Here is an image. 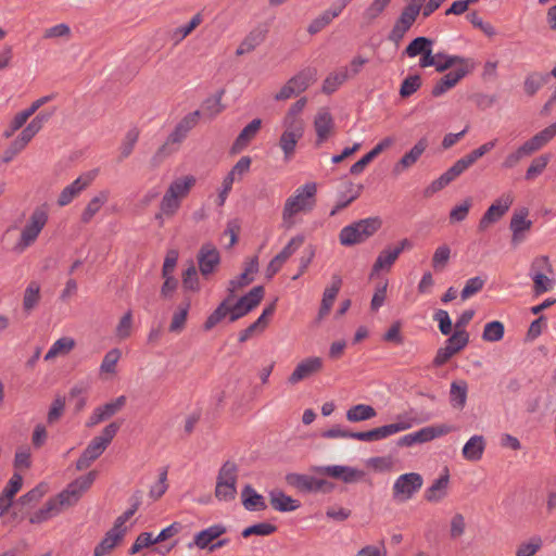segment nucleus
<instances>
[{"instance_id": "1", "label": "nucleus", "mask_w": 556, "mask_h": 556, "mask_svg": "<svg viewBox=\"0 0 556 556\" xmlns=\"http://www.w3.org/2000/svg\"><path fill=\"white\" fill-rule=\"evenodd\" d=\"M317 186L307 182L298 188L286 202L282 213L283 225L291 228L301 220V215L309 213L316 204Z\"/></svg>"}, {"instance_id": "2", "label": "nucleus", "mask_w": 556, "mask_h": 556, "mask_svg": "<svg viewBox=\"0 0 556 556\" xmlns=\"http://www.w3.org/2000/svg\"><path fill=\"white\" fill-rule=\"evenodd\" d=\"M195 182L197 179L193 175L175 178L168 185L160 202V213L156 214L155 218L162 219V216L173 217L179 211L182 200L188 197Z\"/></svg>"}, {"instance_id": "3", "label": "nucleus", "mask_w": 556, "mask_h": 556, "mask_svg": "<svg viewBox=\"0 0 556 556\" xmlns=\"http://www.w3.org/2000/svg\"><path fill=\"white\" fill-rule=\"evenodd\" d=\"M420 421L414 417L410 413H403L396 416L395 421L389 425H383L377 427L375 429L363 431V432H352L350 434V439L363 441V442H374L387 439L391 435H394L399 432H403L409 430L415 425Z\"/></svg>"}, {"instance_id": "4", "label": "nucleus", "mask_w": 556, "mask_h": 556, "mask_svg": "<svg viewBox=\"0 0 556 556\" xmlns=\"http://www.w3.org/2000/svg\"><path fill=\"white\" fill-rule=\"evenodd\" d=\"M119 430L117 422L109 424L101 432V434L94 437L87 447L81 453L80 457L76 462L77 470L87 469L96 459H98L106 447L110 445L114 437Z\"/></svg>"}, {"instance_id": "5", "label": "nucleus", "mask_w": 556, "mask_h": 556, "mask_svg": "<svg viewBox=\"0 0 556 556\" xmlns=\"http://www.w3.org/2000/svg\"><path fill=\"white\" fill-rule=\"evenodd\" d=\"M49 219V211L46 205L37 206L29 215L26 224L21 230L20 238L15 243L16 252H24L33 245L38 239L40 232L46 227Z\"/></svg>"}, {"instance_id": "6", "label": "nucleus", "mask_w": 556, "mask_h": 556, "mask_svg": "<svg viewBox=\"0 0 556 556\" xmlns=\"http://www.w3.org/2000/svg\"><path fill=\"white\" fill-rule=\"evenodd\" d=\"M381 226L379 218H365L341 229L339 240L342 245L350 247L371 237Z\"/></svg>"}, {"instance_id": "7", "label": "nucleus", "mask_w": 556, "mask_h": 556, "mask_svg": "<svg viewBox=\"0 0 556 556\" xmlns=\"http://www.w3.org/2000/svg\"><path fill=\"white\" fill-rule=\"evenodd\" d=\"M237 466L232 462H226L217 477L215 496L219 501L229 502L236 497Z\"/></svg>"}, {"instance_id": "8", "label": "nucleus", "mask_w": 556, "mask_h": 556, "mask_svg": "<svg viewBox=\"0 0 556 556\" xmlns=\"http://www.w3.org/2000/svg\"><path fill=\"white\" fill-rule=\"evenodd\" d=\"M422 483L424 479L417 472H407L399 476L392 486L393 498L400 503L409 501L421 489Z\"/></svg>"}, {"instance_id": "9", "label": "nucleus", "mask_w": 556, "mask_h": 556, "mask_svg": "<svg viewBox=\"0 0 556 556\" xmlns=\"http://www.w3.org/2000/svg\"><path fill=\"white\" fill-rule=\"evenodd\" d=\"M97 478V471H89L87 475L81 476L71 482L65 490H63L58 498L64 507L73 506L78 502L81 495L92 485Z\"/></svg>"}, {"instance_id": "10", "label": "nucleus", "mask_w": 556, "mask_h": 556, "mask_svg": "<svg viewBox=\"0 0 556 556\" xmlns=\"http://www.w3.org/2000/svg\"><path fill=\"white\" fill-rule=\"evenodd\" d=\"M514 202V195L510 192L503 193L498 197L484 212L479 220L478 229L485 231L491 225L500 222L508 212Z\"/></svg>"}, {"instance_id": "11", "label": "nucleus", "mask_w": 556, "mask_h": 556, "mask_svg": "<svg viewBox=\"0 0 556 556\" xmlns=\"http://www.w3.org/2000/svg\"><path fill=\"white\" fill-rule=\"evenodd\" d=\"M316 79V70L311 67L302 70L290 78L282 88H280V99L298 97L314 84Z\"/></svg>"}, {"instance_id": "12", "label": "nucleus", "mask_w": 556, "mask_h": 556, "mask_svg": "<svg viewBox=\"0 0 556 556\" xmlns=\"http://www.w3.org/2000/svg\"><path fill=\"white\" fill-rule=\"evenodd\" d=\"M99 169H91L83 173L72 184L66 186L58 198V205L65 206L86 190L97 178Z\"/></svg>"}, {"instance_id": "13", "label": "nucleus", "mask_w": 556, "mask_h": 556, "mask_svg": "<svg viewBox=\"0 0 556 556\" xmlns=\"http://www.w3.org/2000/svg\"><path fill=\"white\" fill-rule=\"evenodd\" d=\"M303 135V121H292L288 126H285V130L280 136V149L283 152V160L286 162L292 160L295 153L296 143L302 139Z\"/></svg>"}, {"instance_id": "14", "label": "nucleus", "mask_w": 556, "mask_h": 556, "mask_svg": "<svg viewBox=\"0 0 556 556\" xmlns=\"http://www.w3.org/2000/svg\"><path fill=\"white\" fill-rule=\"evenodd\" d=\"M324 368V361L318 356H309L302 359L295 366L293 372L289 376L287 382L294 386L300 381L307 379L320 372Z\"/></svg>"}, {"instance_id": "15", "label": "nucleus", "mask_w": 556, "mask_h": 556, "mask_svg": "<svg viewBox=\"0 0 556 556\" xmlns=\"http://www.w3.org/2000/svg\"><path fill=\"white\" fill-rule=\"evenodd\" d=\"M126 404V396L121 395L116 397L114 401L105 403L104 405L98 406L93 409L89 419L86 422V426L91 428L96 425L108 420L112 416H114L117 412H119Z\"/></svg>"}, {"instance_id": "16", "label": "nucleus", "mask_w": 556, "mask_h": 556, "mask_svg": "<svg viewBox=\"0 0 556 556\" xmlns=\"http://www.w3.org/2000/svg\"><path fill=\"white\" fill-rule=\"evenodd\" d=\"M464 62V59L457 55H447L444 53L432 54V48L427 50L419 60L420 67L434 66L438 72H444L451 66Z\"/></svg>"}, {"instance_id": "17", "label": "nucleus", "mask_w": 556, "mask_h": 556, "mask_svg": "<svg viewBox=\"0 0 556 556\" xmlns=\"http://www.w3.org/2000/svg\"><path fill=\"white\" fill-rule=\"evenodd\" d=\"M532 227V220L528 219V211L515 212L510 218L509 229L511 231V244L518 245L525 241L527 233Z\"/></svg>"}, {"instance_id": "18", "label": "nucleus", "mask_w": 556, "mask_h": 556, "mask_svg": "<svg viewBox=\"0 0 556 556\" xmlns=\"http://www.w3.org/2000/svg\"><path fill=\"white\" fill-rule=\"evenodd\" d=\"M315 471L342 480L345 483L356 482L364 477V472L362 470L343 465L317 467Z\"/></svg>"}, {"instance_id": "19", "label": "nucleus", "mask_w": 556, "mask_h": 556, "mask_svg": "<svg viewBox=\"0 0 556 556\" xmlns=\"http://www.w3.org/2000/svg\"><path fill=\"white\" fill-rule=\"evenodd\" d=\"M226 532V527L222 523L213 525L206 529L197 532L193 541L188 543V548L198 547L199 549L207 548Z\"/></svg>"}, {"instance_id": "20", "label": "nucleus", "mask_w": 556, "mask_h": 556, "mask_svg": "<svg viewBox=\"0 0 556 556\" xmlns=\"http://www.w3.org/2000/svg\"><path fill=\"white\" fill-rule=\"evenodd\" d=\"M289 485L301 492H318L323 491L328 484L326 480L317 479L307 475L289 473L286 476Z\"/></svg>"}, {"instance_id": "21", "label": "nucleus", "mask_w": 556, "mask_h": 556, "mask_svg": "<svg viewBox=\"0 0 556 556\" xmlns=\"http://www.w3.org/2000/svg\"><path fill=\"white\" fill-rule=\"evenodd\" d=\"M334 128L332 115L327 109H320L314 119V129L316 131V144L320 146L331 136Z\"/></svg>"}, {"instance_id": "22", "label": "nucleus", "mask_w": 556, "mask_h": 556, "mask_svg": "<svg viewBox=\"0 0 556 556\" xmlns=\"http://www.w3.org/2000/svg\"><path fill=\"white\" fill-rule=\"evenodd\" d=\"M219 252L212 243H205L201 247L198 254V262L202 275L206 276L213 273L214 268L219 264Z\"/></svg>"}, {"instance_id": "23", "label": "nucleus", "mask_w": 556, "mask_h": 556, "mask_svg": "<svg viewBox=\"0 0 556 556\" xmlns=\"http://www.w3.org/2000/svg\"><path fill=\"white\" fill-rule=\"evenodd\" d=\"M110 191L108 189L97 192L86 204L81 214L80 220L83 224H89L93 217L102 210L109 202Z\"/></svg>"}, {"instance_id": "24", "label": "nucleus", "mask_w": 556, "mask_h": 556, "mask_svg": "<svg viewBox=\"0 0 556 556\" xmlns=\"http://www.w3.org/2000/svg\"><path fill=\"white\" fill-rule=\"evenodd\" d=\"M419 14H421L419 10L406 4L393 26L392 37L402 38L414 25Z\"/></svg>"}, {"instance_id": "25", "label": "nucleus", "mask_w": 556, "mask_h": 556, "mask_svg": "<svg viewBox=\"0 0 556 556\" xmlns=\"http://www.w3.org/2000/svg\"><path fill=\"white\" fill-rule=\"evenodd\" d=\"M349 3V0H343L342 3L332 7L329 10L324 11L320 15L314 18L307 27V31L309 34H317L321 29H324L327 25H329L336 17H338L345 5Z\"/></svg>"}, {"instance_id": "26", "label": "nucleus", "mask_w": 556, "mask_h": 556, "mask_svg": "<svg viewBox=\"0 0 556 556\" xmlns=\"http://www.w3.org/2000/svg\"><path fill=\"white\" fill-rule=\"evenodd\" d=\"M342 279L339 275H333L331 285L327 287L323 293L321 304L318 312V319L321 320L327 316L332 307V304L341 289Z\"/></svg>"}, {"instance_id": "27", "label": "nucleus", "mask_w": 556, "mask_h": 556, "mask_svg": "<svg viewBox=\"0 0 556 556\" xmlns=\"http://www.w3.org/2000/svg\"><path fill=\"white\" fill-rule=\"evenodd\" d=\"M428 147V141L426 138H421L418 140L415 146L406 152L401 160L394 165V172L400 174L405 169L413 166L425 152Z\"/></svg>"}, {"instance_id": "28", "label": "nucleus", "mask_w": 556, "mask_h": 556, "mask_svg": "<svg viewBox=\"0 0 556 556\" xmlns=\"http://www.w3.org/2000/svg\"><path fill=\"white\" fill-rule=\"evenodd\" d=\"M262 121L254 118L251 121L238 135L235 140L231 152L239 153L247 148V146L255 138L258 130L261 129Z\"/></svg>"}, {"instance_id": "29", "label": "nucleus", "mask_w": 556, "mask_h": 556, "mask_svg": "<svg viewBox=\"0 0 556 556\" xmlns=\"http://www.w3.org/2000/svg\"><path fill=\"white\" fill-rule=\"evenodd\" d=\"M450 477L447 473L435 479L425 491V500L429 503H439L447 496Z\"/></svg>"}, {"instance_id": "30", "label": "nucleus", "mask_w": 556, "mask_h": 556, "mask_svg": "<svg viewBox=\"0 0 556 556\" xmlns=\"http://www.w3.org/2000/svg\"><path fill=\"white\" fill-rule=\"evenodd\" d=\"M467 70L464 67L454 70L445 74L433 87L432 94L440 97L447 90L456 86V84L466 76Z\"/></svg>"}, {"instance_id": "31", "label": "nucleus", "mask_w": 556, "mask_h": 556, "mask_svg": "<svg viewBox=\"0 0 556 556\" xmlns=\"http://www.w3.org/2000/svg\"><path fill=\"white\" fill-rule=\"evenodd\" d=\"M64 506L58 496L50 498L39 510L34 513L29 519L31 523H42L55 516H58Z\"/></svg>"}, {"instance_id": "32", "label": "nucleus", "mask_w": 556, "mask_h": 556, "mask_svg": "<svg viewBox=\"0 0 556 556\" xmlns=\"http://www.w3.org/2000/svg\"><path fill=\"white\" fill-rule=\"evenodd\" d=\"M485 450V440L482 435H472L464 445L463 457L470 462H478L482 458Z\"/></svg>"}, {"instance_id": "33", "label": "nucleus", "mask_w": 556, "mask_h": 556, "mask_svg": "<svg viewBox=\"0 0 556 556\" xmlns=\"http://www.w3.org/2000/svg\"><path fill=\"white\" fill-rule=\"evenodd\" d=\"M199 115V111L188 114L172 131L168 137V141L173 143L181 142L187 137L188 132L195 126Z\"/></svg>"}, {"instance_id": "34", "label": "nucleus", "mask_w": 556, "mask_h": 556, "mask_svg": "<svg viewBox=\"0 0 556 556\" xmlns=\"http://www.w3.org/2000/svg\"><path fill=\"white\" fill-rule=\"evenodd\" d=\"M124 533L118 528L110 529L101 542L96 546L93 556H104L110 553L118 542L124 538Z\"/></svg>"}, {"instance_id": "35", "label": "nucleus", "mask_w": 556, "mask_h": 556, "mask_svg": "<svg viewBox=\"0 0 556 556\" xmlns=\"http://www.w3.org/2000/svg\"><path fill=\"white\" fill-rule=\"evenodd\" d=\"M452 431V427L448 425H435V426H427L418 431H415L416 442L417 444H422L426 442H430L437 438L445 435Z\"/></svg>"}, {"instance_id": "36", "label": "nucleus", "mask_w": 556, "mask_h": 556, "mask_svg": "<svg viewBox=\"0 0 556 556\" xmlns=\"http://www.w3.org/2000/svg\"><path fill=\"white\" fill-rule=\"evenodd\" d=\"M468 384L465 380H456L451 383L450 403L454 408L463 409L467 402Z\"/></svg>"}, {"instance_id": "37", "label": "nucleus", "mask_w": 556, "mask_h": 556, "mask_svg": "<svg viewBox=\"0 0 556 556\" xmlns=\"http://www.w3.org/2000/svg\"><path fill=\"white\" fill-rule=\"evenodd\" d=\"M241 498L247 510L256 511L266 507L264 497L249 484L241 491Z\"/></svg>"}, {"instance_id": "38", "label": "nucleus", "mask_w": 556, "mask_h": 556, "mask_svg": "<svg viewBox=\"0 0 556 556\" xmlns=\"http://www.w3.org/2000/svg\"><path fill=\"white\" fill-rule=\"evenodd\" d=\"M556 136V122L536 135H534L529 140L525 141L532 153L543 148L546 143H548Z\"/></svg>"}, {"instance_id": "39", "label": "nucleus", "mask_w": 556, "mask_h": 556, "mask_svg": "<svg viewBox=\"0 0 556 556\" xmlns=\"http://www.w3.org/2000/svg\"><path fill=\"white\" fill-rule=\"evenodd\" d=\"M531 154V150L529 149L527 143L523 142L521 146L515 148L505 155L501 163V168L505 170L513 169L521 162L523 157L529 156Z\"/></svg>"}, {"instance_id": "40", "label": "nucleus", "mask_w": 556, "mask_h": 556, "mask_svg": "<svg viewBox=\"0 0 556 556\" xmlns=\"http://www.w3.org/2000/svg\"><path fill=\"white\" fill-rule=\"evenodd\" d=\"M377 412L376 409L367 404H357L354 406H351L345 414L346 419L350 422H361L365 420H369L374 417H376Z\"/></svg>"}, {"instance_id": "41", "label": "nucleus", "mask_w": 556, "mask_h": 556, "mask_svg": "<svg viewBox=\"0 0 556 556\" xmlns=\"http://www.w3.org/2000/svg\"><path fill=\"white\" fill-rule=\"evenodd\" d=\"M258 269V263L256 258H251L243 270V273L236 279L230 281V292H235L237 289L244 287L253 281L254 274Z\"/></svg>"}, {"instance_id": "42", "label": "nucleus", "mask_w": 556, "mask_h": 556, "mask_svg": "<svg viewBox=\"0 0 556 556\" xmlns=\"http://www.w3.org/2000/svg\"><path fill=\"white\" fill-rule=\"evenodd\" d=\"M40 285L38 281H30L23 294V309L30 313L40 302Z\"/></svg>"}, {"instance_id": "43", "label": "nucleus", "mask_w": 556, "mask_h": 556, "mask_svg": "<svg viewBox=\"0 0 556 556\" xmlns=\"http://www.w3.org/2000/svg\"><path fill=\"white\" fill-rule=\"evenodd\" d=\"M397 258L399 255L391 248L382 250L372 265L371 276L382 270H390Z\"/></svg>"}, {"instance_id": "44", "label": "nucleus", "mask_w": 556, "mask_h": 556, "mask_svg": "<svg viewBox=\"0 0 556 556\" xmlns=\"http://www.w3.org/2000/svg\"><path fill=\"white\" fill-rule=\"evenodd\" d=\"M75 340L71 337L58 339L45 355L46 361H51L59 355H66L75 348Z\"/></svg>"}, {"instance_id": "45", "label": "nucleus", "mask_w": 556, "mask_h": 556, "mask_svg": "<svg viewBox=\"0 0 556 556\" xmlns=\"http://www.w3.org/2000/svg\"><path fill=\"white\" fill-rule=\"evenodd\" d=\"M201 23H202V15L200 13H197L195 15L192 16V18L190 20V22L188 24L179 26L170 33V40L175 45H178L188 35H190Z\"/></svg>"}, {"instance_id": "46", "label": "nucleus", "mask_w": 556, "mask_h": 556, "mask_svg": "<svg viewBox=\"0 0 556 556\" xmlns=\"http://www.w3.org/2000/svg\"><path fill=\"white\" fill-rule=\"evenodd\" d=\"M530 278L533 281V293L535 295L546 293L555 286L554 274L533 273V276Z\"/></svg>"}, {"instance_id": "47", "label": "nucleus", "mask_w": 556, "mask_h": 556, "mask_svg": "<svg viewBox=\"0 0 556 556\" xmlns=\"http://www.w3.org/2000/svg\"><path fill=\"white\" fill-rule=\"evenodd\" d=\"M543 546V540L539 535H533L528 540L520 542L517 547L516 556H534Z\"/></svg>"}, {"instance_id": "48", "label": "nucleus", "mask_w": 556, "mask_h": 556, "mask_svg": "<svg viewBox=\"0 0 556 556\" xmlns=\"http://www.w3.org/2000/svg\"><path fill=\"white\" fill-rule=\"evenodd\" d=\"M349 78V70L342 67L339 71L329 74L323 84V91L332 93Z\"/></svg>"}, {"instance_id": "49", "label": "nucleus", "mask_w": 556, "mask_h": 556, "mask_svg": "<svg viewBox=\"0 0 556 556\" xmlns=\"http://www.w3.org/2000/svg\"><path fill=\"white\" fill-rule=\"evenodd\" d=\"M265 38L262 29L251 31L237 48L236 54L243 55L254 50Z\"/></svg>"}, {"instance_id": "50", "label": "nucleus", "mask_w": 556, "mask_h": 556, "mask_svg": "<svg viewBox=\"0 0 556 556\" xmlns=\"http://www.w3.org/2000/svg\"><path fill=\"white\" fill-rule=\"evenodd\" d=\"M226 318L229 319V298L223 301L217 306V308L206 318L204 323V329L208 331Z\"/></svg>"}, {"instance_id": "51", "label": "nucleus", "mask_w": 556, "mask_h": 556, "mask_svg": "<svg viewBox=\"0 0 556 556\" xmlns=\"http://www.w3.org/2000/svg\"><path fill=\"white\" fill-rule=\"evenodd\" d=\"M122 357V351L117 348L111 349L105 353L100 365V374H116V366Z\"/></svg>"}, {"instance_id": "52", "label": "nucleus", "mask_w": 556, "mask_h": 556, "mask_svg": "<svg viewBox=\"0 0 556 556\" xmlns=\"http://www.w3.org/2000/svg\"><path fill=\"white\" fill-rule=\"evenodd\" d=\"M223 94L224 90H219L214 97L208 98L203 103L200 114L207 116L208 118H214L216 115H218L224 110L222 104Z\"/></svg>"}, {"instance_id": "53", "label": "nucleus", "mask_w": 556, "mask_h": 556, "mask_svg": "<svg viewBox=\"0 0 556 556\" xmlns=\"http://www.w3.org/2000/svg\"><path fill=\"white\" fill-rule=\"evenodd\" d=\"M451 248L447 244L439 245L432 255L431 265L434 270L441 271L443 270L451 258Z\"/></svg>"}, {"instance_id": "54", "label": "nucleus", "mask_w": 556, "mask_h": 556, "mask_svg": "<svg viewBox=\"0 0 556 556\" xmlns=\"http://www.w3.org/2000/svg\"><path fill=\"white\" fill-rule=\"evenodd\" d=\"M390 2L391 0H372L363 12L364 21L368 24L372 23L384 12Z\"/></svg>"}, {"instance_id": "55", "label": "nucleus", "mask_w": 556, "mask_h": 556, "mask_svg": "<svg viewBox=\"0 0 556 556\" xmlns=\"http://www.w3.org/2000/svg\"><path fill=\"white\" fill-rule=\"evenodd\" d=\"M504 325L498 320L486 323L482 332V339L486 342H497L504 337Z\"/></svg>"}, {"instance_id": "56", "label": "nucleus", "mask_w": 556, "mask_h": 556, "mask_svg": "<svg viewBox=\"0 0 556 556\" xmlns=\"http://www.w3.org/2000/svg\"><path fill=\"white\" fill-rule=\"evenodd\" d=\"M432 40L427 37H417L415 38L405 49V54L408 58H415L417 55H422L427 50L432 48Z\"/></svg>"}, {"instance_id": "57", "label": "nucleus", "mask_w": 556, "mask_h": 556, "mask_svg": "<svg viewBox=\"0 0 556 556\" xmlns=\"http://www.w3.org/2000/svg\"><path fill=\"white\" fill-rule=\"evenodd\" d=\"M533 273L554 274L553 265L547 255H538L531 261L528 273L529 277H532Z\"/></svg>"}, {"instance_id": "58", "label": "nucleus", "mask_w": 556, "mask_h": 556, "mask_svg": "<svg viewBox=\"0 0 556 556\" xmlns=\"http://www.w3.org/2000/svg\"><path fill=\"white\" fill-rule=\"evenodd\" d=\"M264 296V289L261 286L254 287L249 293L238 300L244 307L245 312H251L258 305Z\"/></svg>"}, {"instance_id": "59", "label": "nucleus", "mask_w": 556, "mask_h": 556, "mask_svg": "<svg viewBox=\"0 0 556 556\" xmlns=\"http://www.w3.org/2000/svg\"><path fill=\"white\" fill-rule=\"evenodd\" d=\"M467 522L465 516L460 513H455L450 520V538L457 540L466 532Z\"/></svg>"}, {"instance_id": "60", "label": "nucleus", "mask_w": 556, "mask_h": 556, "mask_svg": "<svg viewBox=\"0 0 556 556\" xmlns=\"http://www.w3.org/2000/svg\"><path fill=\"white\" fill-rule=\"evenodd\" d=\"M548 162H549L548 154H543V155H540V156L535 157L534 160H532L531 164L529 165V167L526 172V176H525L526 179L532 180L535 177H538L539 175H541L544 172V169L546 168Z\"/></svg>"}, {"instance_id": "61", "label": "nucleus", "mask_w": 556, "mask_h": 556, "mask_svg": "<svg viewBox=\"0 0 556 556\" xmlns=\"http://www.w3.org/2000/svg\"><path fill=\"white\" fill-rule=\"evenodd\" d=\"M469 342V333L466 330H455L454 333L446 340L445 344L448 345L455 354L462 351Z\"/></svg>"}, {"instance_id": "62", "label": "nucleus", "mask_w": 556, "mask_h": 556, "mask_svg": "<svg viewBox=\"0 0 556 556\" xmlns=\"http://www.w3.org/2000/svg\"><path fill=\"white\" fill-rule=\"evenodd\" d=\"M472 202L470 199H465L459 204L455 205L450 212V222L460 223L465 220L469 214Z\"/></svg>"}, {"instance_id": "63", "label": "nucleus", "mask_w": 556, "mask_h": 556, "mask_svg": "<svg viewBox=\"0 0 556 556\" xmlns=\"http://www.w3.org/2000/svg\"><path fill=\"white\" fill-rule=\"evenodd\" d=\"M189 303H186L182 306H179V308L174 313L170 325H169V331L170 332H180L186 324L188 312H189Z\"/></svg>"}, {"instance_id": "64", "label": "nucleus", "mask_w": 556, "mask_h": 556, "mask_svg": "<svg viewBox=\"0 0 556 556\" xmlns=\"http://www.w3.org/2000/svg\"><path fill=\"white\" fill-rule=\"evenodd\" d=\"M467 18L473 27L479 28L488 37H493L496 35L494 26L488 22H484L477 12H471L467 15Z\"/></svg>"}]
</instances>
